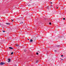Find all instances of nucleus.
Listing matches in <instances>:
<instances>
[{"mask_svg":"<svg viewBox=\"0 0 66 66\" xmlns=\"http://www.w3.org/2000/svg\"><path fill=\"white\" fill-rule=\"evenodd\" d=\"M28 6H31V5H28Z\"/></svg>","mask_w":66,"mask_h":66,"instance_id":"ddd939ff","label":"nucleus"},{"mask_svg":"<svg viewBox=\"0 0 66 66\" xmlns=\"http://www.w3.org/2000/svg\"><path fill=\"white\" fill-rule=\"evenodd\" d=\"M13 52L11 53V54L12 55V54H13Z\"/></svg>","mask_w":66,"mask_h":66,"instance_id":"f8f14e48","label":"nucleus"},{"mask_svg":"<svg viewBox=\"0 0 66 66\" xmlns=\"http://www.w3.org/2000/svg\"><path fill=\"white\" fill-rule=\"evenodd\" d=\"M56 47H60V45H57Z\"/></svg>","mask_w":66,"mask_h":66,"instance_id":"0eeeda50","label":"nucleus"},{"mask_svg":"<svg viewBox=\"0 0 66 66\" xmlns=\"http://www.w3.org/2000/svg\"><path fill=\"white\" fill-rule=\"evenodd\" d=\"M6 24H7V25H10V23H6Z\"/></svg>","mask_w":66,"mask_h":66,"instance_id":"39448f33","label":"nucleus"},{"mask_svg":"<svg viewBox=\"0 0 66 66\" xmlns=\"http://www.w3.org/2000/svg\"><path fill=\"white\" fill-rule=\"evenodd\" d=\"M17 66V65L16 64H15V66Z\"/></svg>","mask_w":66,"mask_h":66,"instance_id":"4be33fe9","label":"nucleus"},{"mask_svg":"<svg viewBox=\"0 0 66 66\" xmlns=\"http://www.w3.org/2000/svg\"><path fill=\"white\" fill-rule=\"evenodd\" d=\"M20 20H24V19L22 18V17H21L20 18Z\"/></svg>","mask_w":66,"mask_h":66,"instance_id":"7ed1b4c3","label":"nucleus"},{"mask_svg":"<svg viewBox=\"0 0 66 66\" xmlns=\"http://www.w3.org/2000/svg\"><path fill=\"white\" fill-rule=\"evenodd\" d=\"M51 4H52V3L51 2Z\"/></svg>","mask_w":66,"mask_h":66,"instance_id":"5701e85b","label":"nucleus"},{"mask_svg":"<svg viewBox=\"0 0 66 66\" xmlns=\"http://www.w3.org/2000/svg\"><path fill=\"white\" fill-rule=\"evenodd\" d=\"M5 63L4 62H2L0 63V64L1 65H4V64H5Z\"/></svg>","mask_w":66,"mask_h":66,"instance_id":"f03ea898","label":"nucleus"},{"mask_svg":"<svg viewBox=\"0 0 66 66\" xmlns=\"http://www.w3.org/2000/svg\"><path fill=\"white\" fill-rule=\"evenodd\" d=\"M8 62H10L11 61V59H10L9 58L8 59Z\"/></svg>","mask_w":66,"mask_h":66,"instance_id":"20e7f679","label":"nucleus"},{"mask_svg":"<svg viewBox=\"0 0 66 66\" xmlns=\"http://www.w3.org/2000/svg\"><path fill=\"white\" fill-rule=\"evenodd\" d=\"M20 23H23V22H22V23L21 22Z\"/></svg>","mask_w":66,"mask_h":66,"instance_id":"412c9836","label":"nucleus"},{"mask_svg":"<svg viewBox=\"0 0 66 66\" xmlns=\"http://www.w3.org/2000/svg\"><path fill=\"white\" fill-rule=\"evenodd\" d=\"M16 46L17 47H18V46H19V45H18V44H16Z\"/></svg>","mask_w":66,"mask_h":66,"instance_id":"1a4fd4ad","label":"nucleus"},{"mask_svg":"<svg viewBox=\"0 0 66 66\" xmlns=\"http://www.w3.org/2000/svg\"><path fill=\"white\" fill-rule=\"evenodd\" d=\"M57 9H58V7L57 8Z\"/></svg>","mask_w":66,"mask_h":66,"instance_id":"a878e982","label":"nucleus"},{"mask_svg":"<svg viewBox=\"0 0 66 66\" xmlns=\"http://www.w3.org/2000/svg\"><path fill=\"white\" fill-rule=\"evenodd\" d=\"M24 52H26V50H24Z\"/></svg>","mask_w":66,"mask_h":66,"instance_id":"2eb2a0df","label":"nucleus"},{"mask_svg":"<svg viewBox=\"0 0 66 66\" xmlns=\"http://www.w3.org/2000/svg\"><path fill=\"white\" fill-rule=\"evenodd\" d=\"M36 54H37V55H38V53H36Z\"/></svg>","mask_w":66,"mask_h":66,"instance_id":"4468645a","label":"nucleus"},{"mask_svg":"<svg viewBox=\"0 0 66 66\" xmlns=\"http://www.w3.org/2000/svg\"><path fill=\"white\" fill-rule=\"evenodd\" d=\"M63 20H65V18H63Z\"/></svg>","mask_w":66,"mask_h":66,"instance_id":"a211bd4d","label":"nucleus"},{"mask_svg":"<svg viewBox=\"0 0 66 66\" xmlns=\"http://www.w3.org/2000/svg\"><path fill=\"white\" fill-rule=\"evenodd\" d=\"M61 59V60H63V59Z\"/></svg>","mask_w":66,"mask_h":66,"instance_id":"b1692460","label":"nucleus"},{"mask_svg":"<svg viewBox=\"0 0 66 66\" xmlns=\"http://www.w3.org/2000/svg\"><path fill=\"white\" fill-rule=\"evenodd\" d=\"M35 39H34V40H32V39H30V42H35Z\"/></svg>","mask_w":66,"mask_h":66,"instance_id":"f257e3e1","label":"nucleus"},{"mask_svg":"<svg viewBox=\"0 0 66 66\" xmlns=\"http://www.w3.org/2000/svg\"><path fill=\"white\" fill-rule=\"evenodd\" d=\"M9 49H13V48L12 47H9Z\"/></svg>","mask_w":66,"mask_h":66,"instance_id":"423d86ee","label":"nucleus"},{"mask_svg":"<svg viewBox=\"0 0 66 66\" xmlns=\"http://www.w3.org/2000/svg\"><path fill=\"white\" fill-rule=\"evenodd\" d=\"M61 56H62V57L63 56V55H61Z\"/></svg>","mask_w":66,"mask_h":66,"instance_id":"aec40b11","label":"nucleus"},{"mask_svg":"<svg viewBox=\"0 0 66 66\" xmlns=\"http://www.w3.org/2000/svg\"><path fill=\"white\" fill-rule=\"evenodd\" d=\"M11 21H12V22H13V21H14V20L11 19Z\"/></svg>","mask_w":66,"mask_h":66,"instance_id":"9b49d317","label":"nucleus"},{"mask_svg":"<svg viewBox=\"0 0 66 66\" xmlns=\"http://www.w3.org/2000/svg\"><path fill=\"white\" fill-rule=\"evenodd\" d=\"M28 40H29V39H28Z\"/></svg>","mask_w":66,"mask_h":66,"instance_id":"393cba45","label":"nucleus"},{"mask_svg":"<svg viewBox=\"0 0 66 66\" xmlns=\"http://www.w3.org/2000/svg\"><path fill=\"white\" fill-rule=\"evenodd\" d=\"M54 51H55V52H56V50H54Z\"/></svg>","mask_w":66,"mask_h":66,"instance_id":"f3484780","label":"nucleus"},{"mask_svg":"<svg viewBox=\"0 0 66 66\" xmlns=\"http://www.w3.org/2000/svg\"><path fill=\"white\" fill-rule=\"evenodd\" d=\"M39 62V61H38V60H37V61H36V63H38V62Z\"/></svg>","mask_w":66,"mask_h":66,"instance_id":"6e6552de","label":"nucleus"},{"mask_svg":"<svg viewBox=\"0 0 66 66\" xmlns=\"http://www.w3.org/2000/svg\"><path fill=\"white\" fill-rule=\"evenodd\" d=\"M47 8L48 10H49V6H47Z\"/></svg>","mask_w":66,"mask_h":66,"instance_id":"9d476101","label":"nucleus"},{"mask_svg":"<svg viewBox=\"0 0 66 66\" xmlns=\"http://www.w3.org/2000/svg\"><path fill=\"white\" fill-rule=\"evenodd\" d=\"M49 24H50V25L51 24V23L50 22V23H49Z\"/></svg>","mask_w":66,"mask_h":66,"instance_id":"dca6fc26","label":"nucleus"},{"mask_svg":"<svg viewBox=\"0 0 66 66\" xmlns=\"http://www.w3.org/2000/svg\"><path fill=\"white\" fill-rule=\"evenodd\" d=\"M3 32H5V31H3Z\"/></svg>","mask_w":66,"mask_h":66,"instance_id":"6ab92c4d","label":"nucleus"},{"mask_svg":"<svg viewBox=\"0 0 66 66\" xmlns=\"http://www.w3.org/2000/svg\"><path fill=\"white\" fill-rule=\"evenodd\" d=\"M1 25V23H0V26Z\"/></svg>","mask_w":66,"mask_h":66,"instance_id":"bb28decb","label":"nucleus"}]
</instances>
